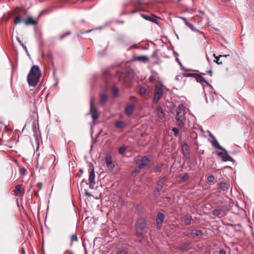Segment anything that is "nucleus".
Segmentation results:
<instances>
[{"label": "nucleus", "mask_w": 254, "mask_h": 254, "mask_svg": "<svg viewBox=\"0 0 254 254\" xmlns=\"http://www.w3.org/2000/svg\"><path fill=\"white\" fill-rule=\"evenodd\" d=\"M108 100V96L106 94H102L100 95V102L104 105L106 103Z\"/></svg>", "instance_id": "b1692460"}, {"label": "nucleus", "mask_w": 254, "mask_h": 254, "mask_svg": "<svg viewBox=\"0 0 254 254\" xmlns=\"http://www.w3.org/2000/svg\"><path fill=\"white\" fill-rule=\"evenodd\" d=\"M190 244V243H185L179 247V249L182 251H186L189 249Z\"/></svg>", "instance_id": "a878e982"}, {"label": "nucleus", "mask_w": 254, "mask_h": 254, "mask_svg": "<svg viewBox=\"0 0 254 254\" xmlns=\"http://www.w3.org/2000/svg\"><path fill=\"white\" fill-rule=\"evenodd\" d=\"M149 80L150 82L154 83V82L156 81V76L154 75H152L149 77Z\"/></svg>", "instance_id": "4c0bfd02"}, {"label": "nucleus", "mask_w": 254, "mask_h": 254, "mask_svg": "<svg viewBox=\"0 0 254 254\" xmlns=\"http://www.w3.org/2000/svg\"><path fill=\"white\" fill-rule=\"evenodd\" d=\"M84 192L85 195L89 196L91 195L90 193H89L86 189H84Z\"/></svg>", "instance_id": "49530a36"}, {"label": "nucleus", "mask_w": 254, "mask_h": 254, "mask_svg": "<svg viewBox=\"0 0 254 254\" xmlns=\"http://www.w3.org/2000/svg\"><path fill=\"white\" fill-rule=\"evenodd\" d=\"M90 114L91 115L93 121H95L98 119L99 115L96 107L94 106L93 98H91L90 99Z\"/></svg>", "instance_id": "39448f33"}, {"label": "nucleus", "mask_w": 254, "mask_h": 254, "mask_svg": "<svg viewBox=\"0 0 254 254\" xmlns=\"http://www.w3.org/2000/svg\"><path fill=\"white\" fill-rule=\"evenodd\" d=\"M16 39L20 44L22 43L19 37H16Z\"/></svg>", "instance_id": "864d4df0"}, {"label": "nucleus", "mask_w": 254, "mask_h": 254, "mask_svg": "<svg viewBox=\"0 0 254 254\" xmlns=\"http://www.w3.org/2000/svg\"><path fill=\"white\" fill-rule=\"evenodd\" d=\"M182 150L184 157L187 159H190V153L188 145L186 144H183Z\"/></svg>", "instance_id": "9b49d317"}, {"label": "nucleus", "mask_w": 254, "mask_h": 254, "mask_svg": "<svg viewBox=\"0 0 254 254\" xmlns=\"http://www.w3.org/2000/svg\"><path fill=\"white\" fill-rule=\"evenodd\" d=\"M185 107L183 104H181L177 109L176 115V120L178 125L181 128L183 127L185 125Z\"/></svg>", "instance_id": "f03ea898"}, {"label": "nucleus", "mask_w": 254, "mask_h": 254, "mask_svg": "<svg viewBox=\"0 0 254 254\" xmlns=\"http://www.w3.org/2000/svg\"><path fill=\"white\" fill-rule=\"evenodd\" d=\"M182 75L184 76V77H194V76L195 75V73H182Z\"/></svg>", "instance_id": "e433bc0d"}, {"label": "nucleus", "mask_w": 254, "mask_h": 254, "mask_svg": "<svg viewBox=\"0 0 254 254\" xmlns=\"http://www.w3.org/2000/svg\"><path fill=\"white\" fill-rule=\"evenodd\" d=\"M218 254H226V251L225 250L222 249L219 251Z\"/></svg>", "instance_id": "a18cd8bd"}, {"label": "nucleus", "mask_w": 254, "mask_h": 254, "mask_svg": "<svg viewBox=\"0 0 254 254\" xmlns=\"http://www.w3.org/2000/svg\"><path fill=\"white\" fill-rule=\"evenodd\" d=\"M192 220L191 216H187L184 218V222L186 225H189L191 224Z\"/></svg>", "instance_id": "bb28decb"}, {"label": "nucleus", "mask_w": 254, "mask_h": 254, "mask_svg": "<svg viewBox=\"0 0 254 254\" xmlns=\"http://www.w3.org/2000/svg\"><path fill=\"white\" fill-rule=\"evenodd\" d=\"M91 31V30H88V31H86L85 32L89 33V32H90Z\"/></svg>", "instance_id": "4d7b16f0"}, {"label": "nucleus", "mask_w": 254, "mask_h": 254, "mask_svg": "<svg viewBox=\"0 0 254 254\" xmlns=\"http://www.w3.org/2000/svg\"><path fill=\"white\" fill-rule=\"evenodd\" d=\"M221 209H216L213 210V215L216 216H218L221 212Z\"/></svg>", "instance_id": "f704fd0d"}, {"label": "nucleus", "mask_w": 254, "mask_h": 254, "mask_svg": "<svg viewBox=\"0 0 254 254\" xmlns=\"http://www.w3.org/2000/svg\"><path fill=\"white\" fill-rule=\"evenodd\" d=\"M146 221L142 218L138 219L135 223L136 234L138 237H142L145 233Z\"/></svg>", "instance_id": "20e7f679"}, {"label": "nucleus", "mask_w": 254, "mask_h": 254, "mask_svg": "<svg viewBox=\"0 0 254 254\" xmlns=\"http://www.w3.org/2000/svg\"><path fill=\"white\" fill-rule=\"evenodd\" d=\"M157 114L158 117L161 119H163L165 117V113L163 109L159 107L157 108Z\"/></svg>", "instance_id": "5701e85b"}, {"label": "nucleus", "mask_w": 254, "mask_h": 254, "mask_svg": "<svg viewBox=\"0 0 254 254\" xmlns=\"http://www.w3.org/2000/svg\"><path fill=\"white\" fill-rule=\"evenodd\" d=\"M70 241H71V244L70 245H72V243L73 242H77L78 241V239L77 238V236L76 234H73L70 236Z\"/></svg>", "instance_id": "7c9ffc66"}, {"label": "nucleus", "mask_w": 254, "mask_h": 254, "mask_svg": "<svg viewBox=\"0 0 254 254\" xmlns=\"http://www.w3.org/2000/svg\"><path fill=\"white\" fill-rule=\"evenodd\" d=\"M207 132L209 133V135L210 136V137H211L212 139H214V137H215V136L209 131H207Z\"/></svg>", "instance_id": "3c124183"}, {"label": "nucleus", "mask_w": 254, "mask_h": 254, "mask_svg": "<svg viewBox=\"0 0 254 254\" xmlns=\"http://www.w3.org/2000/svg\"><path fill=\"white\" fill-rule=\"evenodd\" d=\"M33 131L34 133V135L35 137L37 140H39L40 137V134L38 130L36 128V125L35 123L33 124Z\"/></svg>", "instance_id": "412c9836"}, {"label": "nucleus", "mask_w": 254, "mask_h": 254, "mask_svg": "<svg viewBox=\"0 0 254 254\" xmlns=\"http://www.w3.org/2000/svg\"><path fill=\"white\" fill-rule=\"evenodd\" d=\"M161 165L160 164H157L155 167V172H159L161 170Z\"/></svg>", "instance_id": "ea45409f"}, {"label": "nucleus", "mask_w": 254, "mask_h": 254, "mask_svg": "<svg viewBox=\"0 0 254 254\" xmlns=\"http://www.w3.org/2000/svg\"><path fill=\"white\" fill-rule=\"evenodd\" d=\"M22 47L27 52V47L22 43L20 44Z\"/></svg>", "instance_id": "8fccbe9b"}, {"label": "nucleus", "mask_w": 254, "mask_h": 254, "mask_svg": "<svg viewBox=\"0 0 254 254\" xmlns=\"http://www.w3.org/2000/svg\"><path fill=\"white\" fill-rule=\"evenodd\" d=\"M207 72L210 74V75L211 76H212V70H208Z\"/></svg>", "instance_id": "5fc2aeb1"}, {"label": "nucleus", "mask_w": 254, "mask_h": 254, "mask_svg": "<svg viewBox=\"0 0 254 254\" xmlns=\"http://www.w3.org/2000/svg\"><path fill=\"white\" fill-rule=\"evenodd\" d=\"M119 89L116 87H114L112 89V94L115 96H117L119 94Z\"/></svg>", "instance_id": "473e14b6"}, {"label": "nucleus", "mask_w": 254, "mask_h": 254, "mask_svg": "<svg viewBox=\"0 0 254 254\" xmlns=\"http://www.w3.org/2000/svg\"><path fill=\"white\" fill-rule=\"evenodd\" d=\"M217 154L219 157L222 158V161L224 162L228 161H232L233 160V158L227 154V151L225 152V153L223 152H218Z\"/></svg>", "instance_id": "9d476101"}, {"label": "nucleus", "mask_w": 254, "mask_h": 254, "mask_svg": "<svg viewBox=\"0 0 254 254\" xmlns=\"http://www.w3.org/2000/svg\"><path fill=\"white\" fill-rule=\"evenodd\" d=\"M134 60L146 63L148 61V58L146 56H137L134 58Z\"/></svg>", "instance_id": "f3484780"}, {"label": "nucleus", "mask_w": 254, "mask_h": 254, "mask_svg": "<svg viewBox=\"0 0 254 254\" xmlns=\"http://www.w3.org/2000/svg\"><path fill=\"white\" fill-rule=\"evenodd\" d=\"M25 19L23 18L21 16L17 15L14 19V23L15 24H17L22 22H24Z\"/></svg>", "instance_id": "393cba45"}, {"label": "nucleus", "mask_w": 254, "mask_h": 254, "mask_svg": "<svg viewBox=\"0 0 254 254\" xmlns=\"http://www.w3.org/2000/svg\"><path fill=\"white\" fill-rule=\"evenodd\" d=\"M117 254H128L125 250L123 248H118L116 250Z\"/></svg>", "instance_id": "c756f323"}, {"label": "nucleus", "mask_w": 254, "mask_h": 254, "mask_svg": "<svg viewBox=\"0 0 254 254\" xmlns=\"http://www.w3.org/2000/svg\"><path fill=\"white\" fill-rule=\"evenodd\" d=\"M106 166L108 169L112 170L115 167V165L112 162V158L110 156L106 157Z\"/></svg>", "instance_id": "4468645a"}, {"label": "nucleus", "mask_w": 254, "mask_h": 254, "mask_svg": "<svg viewBox=\"0 0 254 254\" xmlns=\"http://www.w3.org/2000/svg\"><path fill=\"white\" fill-rule=\"evenodd\" d=\"M24 23L27 26L30 25H36L38 22L34 19L33 17L28 16L26 19H25Z\"/></svg>", "instance_id": "ddd939ff"}, {"label": "nucleus", "mask_w": 254, "mask_h": 254, "mask_svg": "<svg viewBox=\"0 0 254 254\" xmlns=\"http://www.w3.org/2000/svg\"><path fill=\"white\" fill-rule=\"evenodd\" d=\"M22 47L27 52V47L22 43L20 44Z\"/></svg>", "instance_id": "de8ad7c7"}, {"label": "nucleus", "mask_w": 254, "mask_h": 254, "mask_svg": "<svg viewBox=\"0 0 254 254\" xmlns=\"http://www.w3.org/2000/svg\"><path fill=\"white\" fill-rule=\"evenodd\" d=\"M21 188H22V187H21V185H17L15 187V189L14 191L15 195H18L21 193Z\"/></svg>", "instance_id": "c85d7f7f"}, {"label": "nucleus", "mask_w": 254, "mask_h": 254, "mask_svg": "<svg viewBox=\"0 0 254 254\" xmlns=\"http://www.w3.org/2000/svg\"><path fill=\"white\" fill-rule=\"evenodd\" d=\"M180 18L182 19L183 20V21H184V22L185 23V24L187 26H188L192 31H197V32H199L201 34H202L203 37H204L203 33L202 31H200V30L196 29L194 27V26L193 25H192L191 23H190L187 20V19L185 17H180Z\"/></svg>", "instance_id": "1a4fd4ad"}, {"label": "nucleus", "mask_w": 254, "mask_h": 254, "mask_svg": "<svg viewBox=\"0 0 254 254\" xmlns=\"http://www.w3.org/2000/svg\"><path fill=\"white\" fill-rule=\"evenodd\" d=\"M70 34V32H67L63 35H61L60 37V40H63L65 36L69 35Z\"/></svg>", "instance_id": "79ce46f5"}, {"label": "nucleus", "mask_w": 254, "mask_h": 254, "mask_svg": "<svg viewBox=\"0 0 254 254\" xmlns=\"http://www.w3.org/2000/svg\"><path fill=\"white\" fill-rule=\"evenodd\" d=\"M228 56H229V55H222V57H227Z\"/></svg>", "instance_id": "6e6d98bb"}, {"label": "nucleus", "mask_w": 254, "mask_h": 254, "mask_svg": "<svg viewBox=\"0 0 254 254\" xmlns=\"http://www.w3.org/2000/svg\"><path fill=\"white\" fill-rule=\"evenodd\" d=\"M190 234L193 237H198L203 235V233L202 230L196 229L192 230Z\"/></svg>", "instance_id": "2eb2a0df"}, {"label": "nucleus", "mask_w": 254, "mask_h": 254, "mask_svg": "<svg viewBox=\"0 0 254 254\" xmlns=\"http://www.w3.org/2000/svg\"><path fill=\"white\" fill-rule=\"evenodd\" d=\"M84 183V181H82V182L81 183V186H83Z\"/></svg>", "instance_id": "13d9d810"}, {"label": "nucleus", "mask_w": 254, "mask_h": 254, "mask_svg": "<svg viewBox=\"0 0 254 254\" xmlns=\"http://www.w3.org/2000/svg\"><path fill=\"white\" fill-rule=\"evenodd\" d=\"M21 250H22V251L24 252V248H22L21 249Z\"/></svg>", "instance_id": "bf43d9fd"}, {"label": "nucleus", "mask_w": 254, "mask_h": 254, "mask_svg": "<svg viewBox=\"0 0 254 254\" xmlns=\"http://www.w3.org/2000/svg\"><path fill=\"white\" fill-rule=\"evenodd\" d=\"M126 151V148L124 147H121L119 149V152L121 154H123Z\"/></svg>", "instance_id": "58836bf2"}, {"label": "nucleus", "mask_w": 254, "mask_h": 254, "mask_svg": "<svg viewBox=\"0 0 254 254\" xmlns=\"http://www.w3.org/2000/svg\"><path fill=\"white\" fill-rule=\"evenodd\" d=\"M89 187L91 189H93L95 184V174L94 172V169L93 166L90 167L89 169Z\"/></svg>", "instance_id": "0eeeda50"}, {"label": "nucleus", "mask_w": 254, "mask_h": 254, "mask_svg": "<svg viewBox=\"0 0 254 254\" xmlns=\"http://www.w3.org/2000/svg\"><path fill=\"white\" fill-rule=\"evenodd\" d=\"M41 72L38 65H34L31 67L30 72L27 76V81L30 86H35L37 85Z\"/></svg>", "instance_id": "f257e3e1"}, {"label": "nucleus", "mask_w": 254, "mask_h": 254, "mask_svg": "<svg viewBox=\"0 0 254 254\" xmlns=\"http://www.w3.org/2000/svg\"><path fill=\"white\" fill-rule=\"evenodd\" d=\"M147 92V89L144 87H141L139 88V92L141 95H144Z\"/></svg>", "instance_id": "2f4dec72"}, {"label": "nucleus", "mask_w": 254, "mask_h": 254, "mask_svg": "<svg viewBox=\"0 0 254 254\" xmlns=\"http://www.w3.org/2000/svg\"><path fill=\"white\" fill-rule=\"evenodd\" d=\"M189 176L188 174H184L182 178V181H183V182L185 181L189 178Z\"/></svg>", "instance_id": "37998d69"}, {"label": "nucleus", "mask_w": 254, "mask_h": 254, "mask_svg": "<svg viewBox=\"0 0 254 254\" xmlns=\"http://www.w3.org/2000/svg\"><path fill=\"white\" fill-rule=\"evenodd\" d=\"M138 11V9H134V10H133L131 11L130 12V14H133V13H136V12H137Z\"/></svg>", "instance_id": "603ef678"}, {"label": "nucleus", "mask_w": 254, "mask_h": 254, "mask_svg": "<svg viewBox=\"0 0 254 254\" xmlns=\"http://www.w3.org/2000/svg\"><path fill=\"white\" fill-rule=\"evenodd\" d=\"M165 219V214L162 212H158L156 218V222L158 228H160Z\"/></svg>", "instance_id": "6e6552de"}, {"label": "nucleus", "mask_w": 254, "mask_h": 254, "mask_svg": "<svg viewBox=\"0 0 254 254\" xmlns=\"http://www.w3.org/2000/svg\"><path fill=\"white\" fill-rule=\"evenodd\" d=\"M115 127L117 128H124L126 126L125 122L120 121H116L114 123Z\"/></svg>", "instance_id": "a211bd4d"}, {"label": "nucleus", "mask_w": 254, "mask_h": 254, "mask_svg": "<svg viewBox=\"0 0 254 254\" xmlns=\"http://www.w3.org/2000/svg\"><path fill=\"white\" fill-rule=\"evenodd\" d=\"M22 47L27 52V47L22 43L20 44Z\"/></svg>", "instance_id": "09e8293b"}, {"label": "nucleus", "mask_w": 254, "mask_h": 254, "mask_svg": "<svg viewBox=\"0 0 254 254\" xmlns=\"http://www.w3.org/2000/svg\"><path fill=\"white\" fill-rule=\"evenodd\" d=\"M134 109V106L133 104H129L126 108L125 113L129 116L133 113Z\"/></svg>", "instance_id": "dca6fc26"}, {"label": "nucleus", "mask_w": 254, "mask_h": 254, "mask_svg": "<svg viewBox=\"0 0 254 254\" xmlns=\"http://www.w3.org/2000/svg\"><path fill=\"white\" fill-rule=\"evenodd\" d=\"M194 77H195L197 82L199 83L204 82L207 85H210L209 83L202 76L195 74Z\"/></svg>", "instance_id": "aec40b11"}, {"label": "nucleus", "mask_w": 254, "mask_h": 254, "mask_svg": "<svg viewBox=\"0 0 254 254\" xmlns=\"http://www.w3.org/2000/svg\"><path fill=\"white\" fill-rule=\"evenodd\" d=\"M141 16L142 18H143L144 19L151 21L152 19V15L150 16L146 15L144 14H141Z\"/></svg>", "instance_id": "72a5a7b5"}, {"label": "nucleus", "mask_w": 254, "mask_h": 254, "mask_svg": "<svg viewBox=\"0 0 254 254\" xmlns=\"http://www.w3.org/2000/svg\"><path fill=\"white\" fill-rule=\"evenodd\" d=\"M213 56L215 58V60H214V62L218 64H222L223 63L221 61H220V58L222 57V55L217 56L215 54H213Z\"/></svg>", "instance_id": "cd10ccee"}, {"label": "nucleus", "mask_w": 254, "mask_h": 254, "mask_svg": "<svg viewBox=\"0 0 254 254\" xmlns=\"http://www.w3.org/2000/svg\"><path fill=\"white\" fill-rule=\"evenodd\" d=\"M134 161L137 165L138 168L143 169L148 167L150 163V159L147 156L138 155L134 158Z\"/></svg>", "instance_id": "7ed1b4c3"}, {"label": "nucleus", "mask_w": 254, "mask_h": 254, "mask_svg": "<svg viewBox=\"0 0 254 254\" xmlns=\"http://www.w3.org/2000/svg\"><path fill=\"white\" fill-rule=\"evenodd\" d=\"M219 188L223 191H227L229 189V185L225 182H221L219 183Z\"/></svg>", "instance_id": "4be33fe9"}, {"label": "nucleus", "mask_w": 254, "mask_h": 254, "mask_svg": "<svg viewBox=\"0 0 254 254\" xmlns=\"http://www.w3.org/2000/svg\"><path fill=\"white\" fill-rule=\"evenodd\" d=\"M165 181H166V179L165 178H162L161 179H160V180L159 181V182L157 183V186L156 187V189L158 191H159L162 190V189L164 185V183L165 182Z\"/></svg>", "instance_id": "6ab92c4d"}, {"label": "nucleus", "mask_w": 254, "mask_h": 254, "mask_svg": "<svg viewBox=\"0 0 254 254\" xmlns=\"http://www.w3.org/2000/svg\"><path fill=\"white\" fill-rule=\"evenodd\" d=\"M207 181L209 182L212 183L214 181V177L213 176H209L207 177Z\"/></svg>", "instance_id": "a19ab883"}, {"label": "nucleus", "mask_w": 254, "mask_h": 254, "mask_svg": "<svg viewBox=\"0 0 254 254\" xmlns=\"http://www.w3.org/2000/svg\"><path fill=\"white\" fill-rule=\"evenodd\" d=\"M172 131L174 132V135L176 136H177L178 133V129L176 127H173L172 128Z\"/></svg>", "instance_id": "c03bdc74"}, {"label": "nucleus", "mask_w": 254, "mask_h": 254, "mask_svg": "<svg viewBox=\"0 0 254 254\" xmlns=\"http://www.w3.org/2000/svg\"><path fill=\"white\" fill-rule=\"evenodd\" d=\"M164 90L162 87L157 86L155 88L153 101L157 103L163 94Z\"/></svg>", "instance_id": "423d86ee"}, {"label": "nucleus", "mask_w": 254, "mask_h": 254, "mask_svg": "<svg viewBox=\"0 0 254 254\" xmlns=\"http://www.w3.org/2000/svg\"><path fill=\"white\" fill-rule=\"evenodd\" d=\"M211 143L212 145L216 148L221 150L222 151H224L225 152H227V150L222 147L221 145H219L217 140L215 137H214V139H212L211 141Z\"/></svg>", "instance_id": "f8f14e48"}, {"label": "nucleus", "mask_w": 254, "mask_h": 254, "mask_svg": "<svg viewBox=\"0 0 254 254\" xmlns=\"http://www.w3.org/2000/svg\"><path fill=\"white\" fill-rule=\"evenodd\" d=\"M151 21L157 24H158L159 22L157 17L154 15H152V19Z\"/></svg>", "instance_id": "c9c22d12"}]
</instances>
